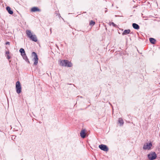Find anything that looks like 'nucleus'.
Here are the masks:
<instances>
[{
	"mask_svg": "<svg viewBox=\"0 0 160 160\" xmlns=\"http://www.w3.org/2000/svg\"><path fill=\"white\" fill-rule=\"evenodd\" d=\"M15 87L17 93L18 94L22 92V87L19 81H17L16 82Z\"/></svg>",
	"mask_w": 160,
	"mask_h": 160,
	"instance_id": "obj_2",
	"label": "nucleus"
},
{
	"mask_svg": "<svg viewBox=\"0 0 160 160\" xmlns=\"http://www.w3.org/2000/svg\"><path fill=\"white\" fill-rule=\"evenodd\" d=\"M99 148L102 150L105 151H107L108 149L107 146L101 144L99 146Z\"/></svg>",
	"mask_w": 160,
	"mask_h": 160,
	"instance_id": "obj_6",
	"label": "nucleus"
},
{
	"mask_svg": "<svg viewBox=\"0 0 160 160\" xmlns=\"http://www.w3.org/2000/svg\"><path fill=\"white\" fill-rule=\"evenodd\" d=\"M149 40L151 43L152 44H155L156 41V40L152 38H149Z\"/></svg>",
	"mask_w": 160,
	"mask_h": 160,
	"instance_id": "obj_15",
	"label": "nucleus"
},
{
	"mask_svg": "<svg viewBox=\"0 0 160 160\" xmlns=\"http://www.w3.org/2000/svg\"><path fill=\"white\" fill-rule=\"evenodd\" d=\"M110 25H112L114 27H116V25L113 22H112L111 23H110L109 24Z\"/></svg>",
	"mask_w": 160,
	"mask_h": 160,
	"instance_id": "obj_19",
	"label": "nucleus"
},
{
	"mask_svg": "<svg viewBox=\"0 0 160 160\" xmlns=\"http://www.w3.org/2000/svg\"><path fill=\"white\" fill-rule=\"evenodd\" d=\"M7 57L8 59H9L11 58L8 55H7Z\"/></svg>",
	"mask_w": 160,
	"mask_h": 160,
	"instance_id": "obj_20",
	"label": "nucleus"
},
{
	"mask_svg": "<svg viewBox=\"0 0 160 160\" xmlns=\"http://www.w3.org/2000/svg\"><path fill=\"white\" fill-rule=\"evenodd\" d=\"M80 136L82 138H84L86 136L85 130H82L80 132Z\"/></svg>",
	"mask_w": 160,
	"mask_h": 160,
	"instance_id": "obj_7",
	"label": "nucleus"
},
{
	"mask_svg": "<svg viewBox=\"0 0 160 160\" xmlns=\"http://www.w3.org/2000/svg\"><path fill=\"white\" fill-rule=\"evenodd\" d=\"M19 52L21 53V55L25 53L24 49L22 48L20 49Z\"/></svg>",
	"mask_w": 160,
	"mask_h": 160,
	"instance_id": "obj_17",
	"label": "nucleus"
},
{
	"mask_svg": "<svg viewBox=\"0 0 160 160\" xmlns=\"http://www.w3.org/2000/svg\"><path fill=\"white\" fill-rule=\"evenodd\" d=\"M118 122L120 124V125H122L123 124V120L121 118H119Z\"/></svg>",
	"mask_w": 160,
	"mask_h": 160,
	"instance_id": "obj_16",
	"label": "nucleus"
},
{
	"mask_svg": "<svg viewBox=\"0 0 160 160\" xmlns=\"http://www.w3.org/2000/svg\"><path fill=\"white\" fill-rule=\"evenodd\" d=\"M40 10L37 7H33L31 9V11L35 12L36 11H40Z\"/></svg>",
	"mask_w": 160,
	"mask_h": 160,
	"instance_id": "obj_12",
	"label": "nucleus"
},
{
	"mask_svg": "<svg viewBox=\"0 0 160 160\" xmlns=\"http://www.w3.org/2000/svg\"><path fill=\"white\" fill-rule=\"evenodd\" d=\"M60 65L62 66H68L71 67L72 66V64L68 60H60Z\"/></svg>",
	"mask_w": 160,
	"mask_h": 160,
	"instance_id": "obj_1",
	"label": "nucleus"
},
{
	"mask_svg": "<svg viewBox=\"0 0 160 160\" xmlns=\"http://www.w3.org/2000/svg\"><path fill=\"white\" fill-rule=\"evenodd\" d=\"M95 24V22L92 20L89 23V25H90L93 26Z\"/></svg>",
	"mask_w": 160,
	"mask_h": 160,
	"instance_id": "obj_18",
	"label": "nucleus"
},
{
	"mask_svg": "<svg viewBox=\"0 0 160 160\" xmlns=\"http://www.w3.org/2000/svg\"><path fill=\"white\" fill-rule=\"evenodd\" d=\"M9 51H7L6 52V54L8 55V54H9Z\"/></svg>",
	"mask_w": 160,
	"mask_h": 160,
	"instance_id": "obj_21",
	"label": "nucleus"
},
{
	"mask_svg": "<svg viewBox=\"0 0 160 160\" xmlns=\"http://www.w3.org/2000/svg\"><path fill=\"white\" fill-rule=\"evenodd\" d=\"M32 55L34 56L33 58V60L34 62V65H36L37 64L38 62V56L37 54L34 52H32Z\"/></svg>",
	"mask_w": 160,
	"mask_h": 160,
	"instance_id": "obj_4",
	"label": "nucleus"
},
{
	"mask_svg": "<svg viewBox=\"0 0 160 160\" xmlns=\"http://www.w3.org/2000/svg\"><path fill=\"white\" fill-rule=\"evenodd\" d=\"M26 33L28 37L29 38H30L33 35L32 33H31V31L29 30H26Z\"/></svg>",
	"mask_w": 160,
	"mask_h": 160,
	"instance_id": "obj_8",
	"label": "nucleus"
},
{
	"mask_svg": "<svg viewBox=\"0 0 160 160\" xmlns=\"http://www.w3.org/2000/svg\"><path fill=\"white\" fill-rule=\"evenodd\" d=\"M107 12V10H105V12Z\"/></svg>",
	"mask_w": 160,
	"mask_h": 160,
	"instance_id": "obj_23",
	"label": "nucleus"
},
{
	"mask_svg": "<svg viewBox=\"0 0 160 160\" xmlns=\"http://www.w3.org/2000/svg\"><path fill=\"white\" fill-rule=\"evenodd\" d=\"M22 56L23 57V58L26 61L28 62H29V61L28 60V59L26 56V53L23 54L22 55Z\"/></svg>",
	"mask_w": 160,
	"mask_h": 160,
	"instance_id": "obj_14",
	"label": "nucleus"
},
{
	"mask_svg": "<svg viewBox=\"0 0 160 160\" xmlns=\"http://www.w3.org/2000/svg\"><path fill=\"white\" fill-rule=\"evenodd\" d=\"M130 32V30L129 29H128L127 30H126L123 31V32L122 33V34L123 35H126L127 34L129 33Z\"/></svg>",
	"mask_w": 160,
	"mask_h": 160,
	"instance_id": "obj_11",
	"label": "nucleus"
},
{
	"mask_svg": "<svg viewBox=\"0 0 160 160\" xmlns=\"http://www.w3.org/2000/svg\"><path fill=\"white\" fill-rule=\"evenodd\" d=\"M6 45H7V44H9V42H6Z\"/></svg>",
	"mask_w": 160,
	"mask_h": 160,
	"instance_id": "obj_22",
	"label": "nucleus"
},
{
	"mask_svg": "<svg viewBox=\"0 0 160 160\" xmlns=\"http://www.w3.org/2000/svg\"><path fill=\"white\" fill-rule=\"evenodd\" d=\"M6 9L9 14H12L13 13V11L11 10V8L9 7H7Z\"/></svg>",
	"mask_w": 160,
	"mask_h": 160,
	"instance_id": "obj_13",
	"label": "nucleus"
},
{
	"mask_svg": "<svg viewBox=\"0 0 160 160\" xmlns=\"http://www.w3.org/2000/svg\"><path fill=\"white\" fill-rule=\"evenodd\" d=\"M30 39L34 42H37V39L36 36L35 35H33L32 37L29 38Z\"/></svg>",
	"mask_w": 160,
	"mask_h": 160,
	"instance_id": "obj_9",
	"label": "nucleus"
},
{
	"mask_svg": "<svg viewBox=\"0 0 160 160\" xmlns=\"http://www.w3.org/2000/svg\"><path fill=\"white\" fill-rule=\"evenodd\" d=\"M157 157V155L154 152H151L148 155V157L150 160L155 159Z\"/></svg>",
	"mask_w": 160,
	"mask_h": 160,
	"instance_id": "obj_3",
	"label": "nucleus"
},
{
	"mask_svg": "<svg viewBox=\"0 0 160 160\" xmlns=\"http://www.w3.org/2000/svg\"><path fill=\"white\" fill-rule=\"evenodd\" d=\"M132 27L133 28L136 29H139V25L135 23H133L132 25Z\"/></svg>",
	"mask_w": 160,
	"mask_h": 160,
	"instance_id": "obj_10",
	"label": "nucleus"
},
{
	"mask_svg": "<svg viewBox=\"0 0 160 160\" xmlns=\"http://www.w3.org/2000/svg\"><path fill=\"white\" fill-rule=\"evenodd\" d=\"M152 146L151 143H146L144 144L143 147V149L144 150H149Z\"/></svg>",
	"mask_w": 160,
	"mask_h": 160,
	"instance_id": "obj_5",
	"label": "nucleus"
}]
</instances>
